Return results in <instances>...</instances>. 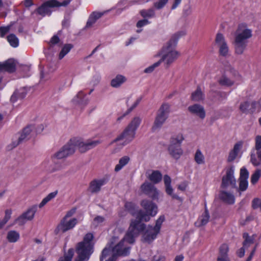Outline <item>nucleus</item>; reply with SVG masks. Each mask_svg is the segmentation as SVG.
I'll list each match as a JSON object with an SVG mask.
<instances>
[{"label":"nucleus","mask_w":261,"mask_h":261,"mask_svg":"<svg viewBox=\"0 0 261 261\" xmlns=\"http://www.w3.org/2000/svg\"><path fill=\"white\" fill-rule=\"evenodd\" d=\"M93 235L91 233H87L84 237L83 241L77 244L75 252L77 254L73 261H88L91 254L93 252ZM74 250L69 249L65 253L63 257H61L58 261H71L73 257Z\"/></svg>","instance_id":"1"},{"label":"nucleus","mask_w":261,"mask_h":261,"mask_svg":"<svg viewBox=\"0 0 261 261\" xmlns=\"http://www.w3.org/2000/svg\"><path fill=\"white\" fill-rule=\"evenodd\" d=\"M150 218L144 214L143 210H140L137 212L136 219L131 221L128 231L125 235V239L127 240L129 244H133L135 238L145 230L146 225L142 221L148 222Z\"/></svg>","instance_id":"2"},{"label":"nucleus","mask_w":261,"mask_h":261,"mask_svg":"<svg viewBox=\"0 0 261 261\" xmlns=\"http://www.w3.org/2000/svg\"><path fill=\"white\" fill-rule=\"evenodd\" d=\"M252 36V31L248 28L246 23L239 24L235 33L233 44L234 52L237 55H242L246 50L248 39Z\"/></svg>","instance_id":"3"},{"label":"nucleus","mask_w":261,"mask_h":261,"mask_svg":"<svg viewBox=\"0 0 261 261\" xmlns=\"http://www.w3.org/2000/svg\"><path fill=\"white\" fill-rule=\"evenodd\" d=\"M185 34L186 33L184 31H181L172 36L167 46H164L160 53V55H162V58L159 60L161 64L165 61L166 64L169 66L177 58L178 53L177 51L173 50V48L176 45L179 38Z\"/></svg>","instance_id":"4"},{"label":"nucleus","mask_w":261,"mask_h":261,"mask_svg":"<svg viewBox=\"0 0 261 261\" xmlns=\"http://www.w3.org/2000/svg\"><path fill=\"white\" fill-rule=\"evenodd\" d=\"M169 112L170 105L167 103H163L157 111L156 115L151 128L152 131L155 132L161 128L168 118Z\"/></svg>","instance_id":"5"},{"label":"nucleus","mask_w":261,"mask_h":261,"mask_svg":"<svg viewBox=\"0 0 261 261\" xmlns=\"http://www.w3.org/2000/svg\"><path fill=\"white\" fill-rule=\"evenodd\" d=\"M184 140L182 136L180 138H172L168 146V150L170 155L174 159L178 160L183 153L181 144Z\"/></svg>","instance_id":"6"},{"label":"nucleus","mask_w":261,"mask_h":261,"mask_svg":"<svg viewBox=\"0 0 261 261\" xmlns=\"http://www.w3.org/2000/svg\"><path fill=\"white\" fill-rule=\"evenodd\" d=\"M71 142H72L74 150H75V148H77L81 153L86 152L99 144V141L87 140L83 142L81 139L76 138L71 139Z\"/></svg>","instance_id":"7"},{"label":"nucleus","mask_w":261,"mask_h":261,"mask_svg":"<svg viewBox=\"0 0 261 261\" xmlns=\"http://www.w3.org/2000/svg\"><path fill=\"white\" fill-rule=\"evenodd\" d=\"M234 168L231 166L226 168V174L222 178L221 187L226 189L229 186L232 188H237V181L234 176Z\"/></svg>","instance_id":"8"},{"label":"nucleus","mask_w":261,"mask_h":261,"mask_svg":"<svg viewBox=\"0 0 261 261\" xmlns=\"http://www.w3.org/2000/svg\"><path fill=\"white\" fill-rule=\"evenodd\" d=\"M250 161L254 166L261 165V136L255 138V146L251 152Z\"/></svg>","instance_id":"9"},{"label":"nucleus","mask_w":261,"mask_h":261,"mask_svg":"<svg viewBox=\"0 0 261 261\" xmlns=\"http://www.w3.org/2000/svg\"><path fill=\"white\" fill-rule=\"evenodd\" d=\"M37 208L38 206L37 205L32 206L16 218L14 223H17L19 226H23L26 223L27 221H32L34 218Z\"/></svg>","instance_id":"10"},{"label":"nucleus","mask_w":261,"mask_h":261,"mask_svg":"<svg viewBox=\"0 0 261 261\" xmlns=\"http://www.w3.org/2000/svg\"><path fill=\"white\" fill-rule=\"evenodd\" d=\"M75 152L72 142H71V139L69 141L64 145L58 152L55 153L53 158L58 159H62L73 154Z\"/></svg>","instance_id":"11"},{"label":"nucleus","mask_w":261,"mask_h":261,"mask_svg":"<svg viewBox=\"0 0 261 261\" xmlns=\"http://www.w3.org/2000/svg\"><path fill=\"white\" fill-rule=\"evenodd\" d=\"M125 242L128 243L127 240L125 239L124 237L119 243L113 248V254H116V257L117 256L127 255L129 253L130 247L125 244Z\"/></svg>","instance_id":"12"},{"label":"nucleus","mask_w":261,"mask_h":261,"mask_svg":"<svg viewBox=\"0 0 261 261\" xmlns=\"http://www.w3.org/2000/svg\"><path fill=\"white\" fill-rule=\"evenodd\" d=\"M136 133L127 127L113 141L116 142L119 141H123V145H127L132 142L135 137Z\"/></svg>","instance_id":"13"},{"label":"nucleus","mask_w":261,"mask_h":261,"mask_svg":"<svg viewBox=\"0 0 261 261\" xmlns=\"http://www.w3.org/2000/svg\"><path fill=\"white\" fill-rule=\"evenodd\" d=\"M141 205L145 210L144 214L147 215L149 218L154 216L158 212L157 205L152 201L144 199L141 202Z\"/></svg>","instance_id":"14"},{"label":"nucleus","mask_w":261,"mask_h":261,"mask_svg":"<svg viewBox=\"0 0 261 261\" xmlns=\"http://www.w3.org/2000/svg\"><path fill=\"white\" fill-rule=\"evenodd\" d=\"M65 220L66 219L63 218L60 224L57 226L55 230L56 234H58L60 232L63 233L72 229L74 227L77 222L76 218H73L68 221H66Z\"/></svg>","instance_id":"15"},{"label":"nucleus","mask_w":261,"mask_h":261,"mask_svg":"<svg viewBox=\"0 0 261 261\" xmlns=\"http://www.w3.org/2000/svg\"><path fill=\"white\" fill-rule=\"evenodd\" d=\"M141 191L153 199L158 198L159 192L155 186L149 182H144L141 186Z\"/></svg>","instance_id":"16"},{"label":"nucleus","mask_w":261,"mask_h":261,"mask_svg":"<svg viewBox=\"0 0 261 261\" xmlns=\"http://www.w3.org/2000/svg\"><path fill=\"white\" fill-rule=\"evenodd\" d=\"M57 4L55 0H48L43 3L41 6L38 7L36 11L39 15L45 16V15H50L51 11L50 8H55V4Z\"/></svg>","instance_id":"17"},{"label":"nucleus","mask_w":261,"mask_h":261,"mask_svg":"<svg viewBox=\"0 0 261 261\" xmlns=\"http://www.w3.org/2000/svg\"><path fill=\"white\" fill-rule=\"evenodd\" d=\"M108 181V177H105L99 179H94L90 182L88 190L91 193H98L100 191L101 186L106 185Z\"/></svg>","instance_id":"18"},{"label":"nucleus","mask_w":261,"mask_h":261,"mask_svg":"<svg viewBox=\"0 0 261 261\" xmlns=\"http://www.w3.org/2000/svg\"><path fill=\"white\" fill-rule=\"evenodd\" d=\"M159 231L153 227L151 225H148L146 226L144 233L143 234V238L144 241L151 243L157 237L159 233Z\"/></svg>","instance_id":"19"},{"label":"nucleus","mask_w":261,"mask_h":261,"mask_svg":"<svg viewBox=\"0 0 261 261\" xmlns=\"http://www.w3.org/2000/svg\"><path fill=\"white\" fill-rule=\"evenodd\" d=\"M215 42L219 47L220 55L226 56L228 53V47L222 34L218 33L217 34Z\"/></svg>","instance_id":"20"},{"label":"nucleus","mask_w":261,"mask_h":261,"mask_svg":"<svg viewBox=\"0 0 261 261\" xmlns=\"http://www.w3.org/2000/svg\"><path fill=\"white\" fill-rule=\"evenodd\" d=\"M188 109L190 113L199 116L202 119L205 117V112L203 107L199 104L190 106Z\"/></svg>","instance_id":"21"},{"label":"nucleus","mask_w":261,"mask_h":261,"mask_svg":"<svg viewBox=\"0 0 261 261\" xmlns=\"http://www.w3.org/2000/svg\"><path fill=\"white\" fill-rule=\"evenodd\" d=\"M242 141L238 142L234 144L233 149L231 150L229 153V155L227 158V161L228 162H231L236 159L239 151L242 147Z\"/></svg>","instance_id":"22"},{"label":"nucleus","mask_w":261,"mask_h":261,"mask_svg":"<svg viewBox=\"0 0 261 261\" xmlns=\"http://www.w3.org/2000/svg\"><path fill=\"white\" fill-rule=\"evenodd\" d=\"M209 96H210L212 100L221 102L226 99L227 94L225 92L214 91L212 90L209 92Z\"/></svg>","instance_id":"23"},{"label":"nucleus","mask_w":261,"mask_h":261,"mask_svg":"<svg viewBox=\"0 0 261 261\" xmlns=\"http://www.w3.org/2000/svg\"><path fill=\"white\" fill-rule=\"evenodd\" d=\"M86 95L82 91L78 92L77 95L73 98L72 102L75 105L86 106L88 103V99L85 98Z\"/></svg>","instance_id":"24"},{"label":"nucleus","mask_w":261,"mask_h":261,"mask_svg":"<svg viewBox=\"0 0 261 261\" xmlns=\"http://www.w3.org/2000/svg\"><path fill=\"white\" fill-rule=\"evenodd\" d=\"M210 218V216L208 213V211L205 206L204 213L199 218L197 221L195 222V225L198 227L205 225L208 223Z\"/></svg>","instance_id":"25"},{"label":"nucleus","mask_w":261,"mask_h":261,"mask_svg":"<svg viewBox=\"0 0 261 261\" xmlns=\"http://www.w3.org/2000/svg\"><path fill=\"white\" fill-rule=\"evenodd\" d=\"M220 198L224 202L229 204L234 203V196L231 193L225 191H222L220 194Z\"/></svg>","instance_id":"26"},{"label":"nucleus","mask_w":261,"mask_h":261,"mask_svg":"<svg viewBox=\"0 0 261 261\" xmlns=\"http://www.w3.org/2000/svg\"><path fill=\"white\" fill-rule=\"evenodd\" d=\"M126 81L125 76L122 75H117L114 79H112L111 82V85L114 88L120 87L123 83Z\"/></svg>","instance_id":"27"},{"label":"nucleus","mask_w":261,"mask_h":261,"mask_svg":"<svg viewBox=\"0 0 261 261\" xmlns=\"http://www.w3.org/2000/svg\"><path fill=\"white\" fill-rule=\"evenodd\" d=\"M148 178L153 184H156L161 181L162 174L158 170L153 171L152 173L149 175Z\"/></svg>","instance_id":"28"},{"label":"nucleus","mask_w":261,"mask_h":261,"mask_svg":"<svg viewBox=\"0 0 261 261\" xmlns=\"http://www.w3.org/2000/svg\"><path fill=\"white\" fill-rule=\"evenodd\" d=\"M129 161L130 158L128 156H124L120 158L119 160L118 164L115 166V171L116 172L119 171L124 166L128 163Z\"/></svg>","instance_id":"29"},{"label":"nucleus","mask_w":261,"mask_h":261,"mask_svg":"<svg viewBox=\"0 0 261 261\" xmlns=\"http://www.w3.org/2000/svg\"><path fill=\"white\" fill-rule=\"evenodd\" d=\"M34 128V126L32 125H28L25 128H24L21 135L19 137V138H23V142H25L30 139V134Z\"/></svg>","instance_id":"30"},{"label":"nucleus","mask_w":261,"mask_h":261,"mask_svg":"<svg viewBox=\"0 0 261 261\" xmlns=\"http://www.w3.org/2000/svg\"><path fill=\"white\" fill-rule=\"evenodd\" d=\"M141 121L142 119L140 117H135L128 124V125L127 126V127L136 133V130L141 122Z\"/></svg>","instance_id":"31"},{"label":"nucleus","mask_w":261,"mask_h":261,"mask_svg":"<svg viewBox=\"0 0 261 261\" xmlns=\"http://www.w3.org/2000/svg\"><path fill=\"white\" fill-rule=\"evenodd\" d=\"M141 121L142 119L140 117H135L128 124V125L127 126V127L136 133V130L141 122Z\"/></svg>","instance_id":"32"},{"label":"nucleus","mask_w":261,"mask_h":261,"mask_svg":"<svg viewBox=\"0 0 261 261\" xmlns=\"http://www.w3.org/2000/svg\"><path fill=\"white\" fill-rule=\"evenodd\" d=\"M19 238V233L15 230H10L7 233V239L10 243L16 242Z\"/></svg>","instance_id":"33"},{"label":"nucleus","mask_w":261,"mask_h":261,"mask_svg":"<svg viewBox=\"0 0 261 261\" xmlns=\"http://www.w3.org/2000/svg\"><path fill=\"white\" fill-rule=\"evenodd\" d=\"M243 237L244 239V241L243 243L244 247L248 248L254 243V236H249L248 233L245 232L243 234Z\"/></svg>","instance_id":"34"},{"label":"nucleus","mask_w":261,"mask_h":261,"mask_svg":"<svg viewBox=\"0 0 261 261\" xmlns=\"http://www.w3.org/2000/svg\"><path fill=\"white\" fill-rule=\"evenodd\" d=\"M125 208L133 215L137 216V212L140 210L137 209V205L130 202H127L125 204Z\"/></svg>","instance_id":"35"},{"label":"nucleus","mask_w":261,"mask_h":261,"mask_svg":"<svg viewBox=\"0 0 261 261\" xmlns=\"http://www.w3.org/2000/svg\"><path fill=\"white\" fill-rule=\"evenodd\" d=\"M73 46L71 44H66L62 47L59 54V59H62L73 48Z\"/></svg>","instance_id":"36"},{"label":"nucleus","mask_w":261,"mask_h":261,"mask_svg":"<svg viewBox=\"0 0 261 261\" xmlns=\"http://www.w3.org/2000/svg\"><path fill=\"white\" fill-rule=\"evenodd\" d=\"M229 251L228 245L226 244H222L219 247L218 257H228V252Z\"/></svg>","instance_id":"37"},{"label":"nucleus","mask_w":261,"mask_h":261,"mask_svg":"<svg viewBox=\"0 0 261 261\" xmlns=\"http://www.w3.org/2000/svg\"><path fill=\"white\" fill-rule=\"evenodd\" d=\"M191 99L192 100L195 101H199L203 99V94L199 87L197 88L195 92L192 93Z\"/></svg>","instance_id":"38"},{"label":"nucleus","mask_w":261,"mask_h":261,"mask_svg":"<svg viewBox=\"0 0 261 261\" xmlns=\"http://www.w3.org/2000/svg\"><path fill=\"white\" fill-rule=\"evenodd\" d=\"M142 99L141 97H139L135 102L133 105V106L127 109V110L126 111L125 113H124L122 116L119 117L117 118V121H119L121 120H122L125 116L128 115L129 113H130L140 102L141 100Z\"/></svg>","instance_id":"39"},{"label":"nucleus","mask_w":261,"mask_h":261,"mask_svg":"<svg viewBox=\"0 0 261 261\" xmlns=\"http://www.w3.org/2000/svg\"><path fill=\"white\" fill-rule=\"evenodd\" d=\"M8 41L10 44L13 47H16L18 46L19 40L15 35L11 34L7 36Z\"/></svg>","instance_id":"40"},{"label":"nucleus","mask_w":261,"mask_h":261,"mask_svg":"<svg viewBox=\"0 0 261 261\" xmlns=\"http://www.w3.org/2000/svg\"><path fill=\"white\" fill-rule=\"evenodd\" d=\"M220 85L225 86H231L233 85L234 82L230 80L225 75H223L218 81Z\"/></svg>","instance_id":"41"},{"label":"nucleus","mask_w":261,"mask_h":261,"mask_svg":"<svg viewBox=\"0 0 261 261\" xmlns=\"http://www.w3.org/2000/svg\"><path fill=\"white\" fill-rule=\"evenodd\" d=\"M194 160L199 165L202 164L204 163V155L199 149L196 150L195 154Z\"/></svg>","instance_id":"42"},{"label":"nucleus","mask_w":261,"mask_h":261,"mask_svg":"<svg viewBox=\"0 0 261 261\" xmlns=\"http://www.w3.org/2000/svg\"><path fill=\"white\" fill-rule=\"evenodd\" d=\"M140 14L144 18H150L155 16V12L153 9L148 10H142L140 11Z\"/></svg>","instance_id":"43"},{"label":"nucleus","mask_w":261,"mask_h":261,"mask_svg":"<svg viewBox=\"0 0 261 261\" xmlns=\"http://www.w3.org/2000/svg\"><path fill=\"white\" fill-rule=\"evenodd\" d=\"M249 102L246 101L241 103L239 109L243 113L248 114L250 113V109L249 108Z\"/></svg>","instance_id":"44"},{"label":"nucleus","mask_w":261,"mask_h":261,"mask_svg":"<svg viewBox=\"0 0 261 261\" xmlns=\"http://www.w3.org/2000/svg\"><path fill=\"white\" fill-rule=\"evenodd\" d=\"M239 187L237 188L238 192H243L246 191L248 186V180L239 179Z\"/></svg>","instance_id":"45"},{"label":"nucleus","mask_w":261,"mask_h":261,"mask_svg":"<svg viewBox=\"0 0 261 261\" xmlns=\"http://www.w3.org/2000/svg\"><path fill=\"white\" fill-rule=\"evenodd\" d=\"M260 176H261V170H260V169L256 170L251 176V182L253 185L255 184L258 181Z\"/></svg>","instance_id":"46"},{"label":"nucleus","mask_w":261,"mask_h":261,"mask_svg":"<svg viewBox=\"0 0 261 261\" xmlns=\"http://www.w3.org/2000/svg\"><path fill=\"white\" fill-rule=\"evenodd\" d=\"M112 252V249H111L110 248V247L109 248H105L102 252H101V256L100 257V261H103V259L105 258H106L107 256L110 255L111 254Z\"/></svg>","instance_id":"47"},{"label":"nucleus","mask_w":261,"mask_h":261,"mask_svg":"<svg viewBox=\"0 0 261 261\" xmlns=\"http://www.w3.org/2000/svg\"><path fill=\"white\" fill-rule=\"evenodd\" d=\"M249 172L245 167H242L240 170V177L239 179L248 180Z\"/></svg>","instance_id":"48"},{"label":"nucleus","mask_w":261,"mask_h":261,"mask_svg":"<svg viewBox=\"0 0 261 261\" xmlns=\"http://www.w3.org/2000/svg\"><path fill=\"white\" fill-rule=\"evenodd\" d=\"M23 142V138L19 137L16 141H13L12 143L8 146V149L11 150Z\"/></svg>","instance_id":"49"},{"label":"nucleus","mask_w":261,"mask_h":261,"mask_svg":"<svg viewBox=\"0 0 261 261\" xmlns=\"http://www.w3.org/2000/svg\"><path fill=\"white\" fill-rule=\"evenodd\" d=\"M165 220V217L164 216H161L156 221L155 225L153 228L156 229L159 232L160 231L161 227L162 225L163 222Z\"/></svg>","instance_id":"50"},{"label":"nucleus","mask_w":261,"mask_h":261,"mask_svg":"<svg viewBox=\"0 0 261 261\" xmlns=\"http://www.w3.org/2000/svg\"><path fill=\"white\" fill-rule=\"evenodd\" d=\"M168 2V0H159L158 2H155L153 6L156 9H161L166 5Z\"/></svg>","instance_id":"51"},{"label":"nucleus","mask_w":261,"mask_h":261,"mask_svg":"<svg viewBox=\"0 0 261 261\" xmlns=\"http://www.w3.org/2000/svg\"><path fill=\"white\" fill-rule=\"evenodd\" d=\"M252 207L253 209L259 208L261 211V199L255 198L252 201Z\"/></svg>","instance_id":"52"},{"label":"nucleus","mask_w":261,"mask_h":261,"mask_svg":"<svg viewBox=\"0 0 261 261\" xmlns=\"http://www.w3.org/2000/svg\"><path fill=\"white\" fill-rule=\"evenodd\" d=\"M260 107V104L258 102L255 101H252L250 108V113H253L256 110L259 111Z\"/></svg>","instance_id":"53"},{"label":"nucleus","mask_w":261,"mask_h":261,"mask_svg":"<svg viewBox=\"0 0 261 261\" xmlns=\"http://www.w3.org/2000/svg\"><path fill=\"white\" fill-rule=\"evenodd\" d=\"M15 91L17 93L18 98L20 99L24 98L27 94V90L25 88H20V89L17 90Z\"/></svg>","instance_id":"54"},{"label":"nucleus","mask_w":261,"mask_h":261,"mask_svg":"<svg viewBox=\"0 0 261 261\" xmlns=\"http://www.w3.org/2000/svg\"><path fill=\"white\" fill-rule=\"evenodd\" d=\"M165 187H166V193L168 195L171 196L173 198L176 199H179L180 198L177 195L172 194L173 189L171 185L166 186Z\"/></svg>","instance_id":"55"},{"label":"nucleus","mask_w":261,"mask_h":261,"mask_svg":"<svg viewBox=\"0 0 261 261\" xmlns=\"http://www.w3.org/2000/svg\"><path fill=\"white\" fill-rule=\"evenodd\" d=\"M161 64L160 62L159 61H158L157 62L154 63L153 64H152V65L149 66L148 67L146 68L145 70H144V72L145 73H151L155 69V68L158 67Z\"/></svg>","instance_id":"56"},{"label":"nucleus","mask_w":261,"mask_h":261,"mask_svg":"<svg viewBox=\"0 0 261 261\" xmlns=\"http://www.w3.org/2000/svg\"><path fill=\"white\" fill-rule=\"evenodd\" d=\"M10 29V26L8 25L6 27H0V36L4 37L6 34H7Z\"/></svg>","instance_id":"57"},{"label":"nucleus","mask_w":261,"mask_h":261,"mask_svg":"<svg viewBox=\"0 0 261 261\" xmlns=\"http://www.w3.org/2000/svg\"><path fill=\"white\" fill-rule=\"evenodd\" d=\"M12 210L10 209H7L5 211V216L4 219L2 220L4 223L6 224L8 221L10 219L11 217Z\"/></svg>","instance_id":"58"},{"label":"nucleus","mask_w":261,"mask_h":261,"mask_svg":"<svg viewBox=\"0 0 261 261\" xmlns=\"http://www.w3.org/2000/svg\"><path fill=\"white\" fill-rule=\"evenodd\" d=\"M57 4H55V8L60 7L61 6H67L71 2V0H64L62 3L58 2L57 0H55Z\"/></svg>","instance_id":"59"},{"label":"nucleus","mask_w":261,"mask_h":261,"mask_svg":"<svg viewBox=\"0 0 261 261\" xmlns=\"http://www.w3.org/2000/svg\"><path fill=\"white\" fill-rule=\"evenodd\" d=\"M96 21L95 20V19H94L93 16H91L90 15L88 20L87 22L86 28H88L91 27L93 24L95 23Z\"/></svg>","instance_id":"60"},{"label":"nucleus","mask_w":261,"mask_h":261,"mask_svg":"<svg viewBox=\"0 0 261 261\" xmlns=\"http://www.w3.org/2000/svg\"><path fill=\"white\" fill-rule=\"evenodd\" d=\"M149 23V21L147 19H144L142 20H140L138 21L137 23V27L138 28H141Z\"/></svg>","instance_id":"61"},{"label":"nucleus","mask_w":261,"mask_h":261,"mask_svg":"<svg viewBox=\"0 0 261 261\" xmlns=\"http://www.w3.org/2000/svg\"><path fill=\"white\" fill-rule=\"evenodd\" d=\"M103 13L101 12H93L91 15V16H93L94 19H95V20L96 21L97 19H98L99 18H100L103 15Z\"/></svg>","instance_id":"62"},{"label":"nucleus","mask_w":261,"mask_h":261,"mask_svg":"<svg viewBox=\"0 0 261 261\" xmlns=\"http://www.w3.org/2000/svg\"><path fill=\"white\" fill-rule=\"evenodd\" d=\"M58 191H56L55 192H51L49 193L46 197H45V198L47 200V201H49L52 199L55 198L56 196L57 195Z\"/></svg>","instance_id":"63"},{"label":"nucleus","mask_w":261,"mask_h":261,"mask_svg":"<svg viewBox=\"0 0 261 261\" xmlns=\"http://www.w3.org/2000/svg\"><path fill=\"white\" fill-rule=\"evenodd\" d=\"M245 248H247L246 247H244V246L243 245V247H241L240 249H239L237 252V254L238 256L240 257H242L244 256L245 254Z\"/></svg>","instance_id":"64"}]
</instances>
